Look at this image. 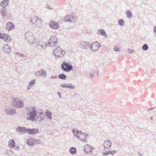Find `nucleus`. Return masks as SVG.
Here are the masks:
<instances>
[{
    "label": "nucleus",
    "mask_w": 156,
    "mask_h": 156,
    "mask_svg": "<svg viewBox=\"0 0 156 156\" xmlns=\"http://www.w3.org/2000/svg\"><path fill=\"white\" fill-rule=\"evenodd\" d=\"M38 133V130L37 129H27V133L30 134H35Z\"/></svg>",
    "instance_id": "obj_18"
},
{
    "label": "nucleus",
    "mask_w": 156,
    "mask_h": 156,
    "mask_svg": "<svg viewBox=\"0 0 156 156\" xmlns=\"http://www.w3.org/2000/svg\"><path fill=\"white\" fill-rule=\"evenodd\" d=\"M53 53L55 55L60 58L63 56L65 54V51L59 47L58 46L54 50Z\"/></svg>",
    "instance_id": "obj_7"
},
{
    "label": "nucleus",
    "mask_w": 156,
    "mask_h": 156,
    "mask_svg": "<svg viewBox=\"0 0 156 156\" xmlns=\"http://www.w3.org/2000/svg\"><path fill=\"white\" fill-rule=\"evenodd\" d=\"M150 119H151V120H153V117H150Z\"/></svg>",
    "instance_id": "obj_53"
},
{
    "label": "nucleus",
    "mask_w": 156,
    "mask_h": 156,
    "mask_svg": "<svg viewBox=\"0 0 156 156\" xmlns=\"http://www.w3.org/2000/svg\"><path fill=\"white\" fill-rule=\"evenodd\" d=\"M6 28L8 31H11L14 29L13 24L10 22H9L6 25Z\"/></svg>",
    "instance_id": "obj_20"
},
{
    "label": "nucleus",
    "mask_w": 156,
    "mask_h": 156,
    "mask_svg": "<svg viewBox=\"0 0 156 156\" xmlns=\"http://www.w3.org/2000/svg\"><path fill=\"white\" fill-rule=\"evenodd\" d=\"M69 152L72 154H75L76 152V150L74 147H71L69 150Z\"/></svg>",
    "instance_id": "obj_28"
},
{
    "label": "nucleus",
    "mask_w": 156,
    "mask_h": 156,
    "mask_svg": "<svg viewBox=\"0 0 156 156\" xmlns=\"http://www.w3.org/2000/svg\"><path fill=\"white\" fill-rule=\"evenodd\" d=\"M6 10L5 8H2L1 9V13L2 14L3 17H4L5 16H6V13L5 12Z\"/></svg>",
    "instance_id": "obj_33"
},
{
    "label": "nucleus",
    "mask_w": 156,
    "mask_h": 156,
    "mask_svg": "<svg viewBox=\"0 0 156 156\" xmlns=\"http://www.w3.org/2000/svg\"><path fill=\"white\" fill-rule=\"evenodd\" d=\"M25 37L29 43L31 45L33 44V41L35 38L33 35L30 32H27L25 34Z\"/></svg>",
    "instance_id": "obj_8"
},
{
    "label": "nucleus",
    "mask_w": 156,
    "mask_h": 156,
    "mask_svg": "<svg viewBox=\"0 0 156 156\" xmlns=\"http://www.w3.org/2000/svg\"><path fill=\"white\" fill-rule=\"evenodd\" d=\"M4 34L0 33V39H2L3 38V36Z\"/></svg>",
    "instance_id": "obj_50"
},
{
    "label": "nucleus",
    "mask_w": 156,
    "mask_h": 156,
    "mask_svg": "<svg viewBox=\"0 0 156 156\" xmlns=\"http://www.w3.org/2000/svg\"><path fill=\"white\" fill-rule=\"evenodd\" d=\"M126 14L127 17L129 19H130L132 16V13L129 10H127L126 12Z\"/></svg>",
    "instance_id": "obj_32"
},
{
    "label": "nucleus",
    "mask_w": 156,
    "mask_h": 156,
    "mask_svg": "<svg viewBox=\"0 0 156 156\" xmlns=\"http://www.w3.org/2000/svg\"><path fill=\"white\" fill-rule=\"evenodd\" d=\"M154 108V107L151 108H150L149 109H148V111H150L151 110L153 109Z\"/></svg>",
    "instance_id": "obj_52"
},
{
    "label": "nucleus",
    "mask_w": 156,
    "mask_h": 156,
    "mask_svg": "<svg viewBox=\"0 0 156 156\" xmlns=\"http://www.w3.org/2000/svg\"><path fill=\"white\" fill-rule=\"evenodd\" d=\"M90 45V49L93 51H97L101 47V44L98 43L97 42H94Z\"/></svg>",
    "instance_id": "obj_10"
},
{
    "label": "nucleus",
    "mask_w": 156,
    "mask_h": 156,
    "mask_svg": "<svg viewBox=\"0 0 156 156\" xmlns=\"http://www.w3.org/2000/svg\"><path fill=\"white\" fill-rule=\"evenodd\" d=\"M46 8H47V9H50V10H53V9H52V8H51V7H50V6L48 4H47L46 5Z\"/></svg>",
    "instance_id": "obj_45"
},
{
    "label": "nucleus",
    "mask_w": 156,
    "mask_h": 156,
    "mask_svg": "<svg viewBox=\"0 0 156 156\" xmlns=\"http://www.w3.org/2000/svg\"><path fill=\"white\" fill-rule=\"evenodd\" d=\"M94 75L93 74H90L88 77L90 78H93L94 77Z\"/></svg>",
    "instance_id": "obj_48"
},
{
    "label": "nucleus",
    "mask_w": 156,
    "mask_h": 156,
    "mask_svg": "<svg viewBox=\"0 0 156 156\" xmlns=\"http://www.w3.org/2000/svg\"><path fill=\"white\" fill-rule=\"evenodd\" d=\"M3 39L6 42L8 43L11 41V38L10 36H9L8 34H4L3 36Z\"/></svg>",
    "instance_id": "obj_23"
},
{
    "label": "nucleus",
    "mask_w": 156,
    "mask_h": 156,
    "mask_svg": "<svg viewBox=\"0 0 156 156\" xmlns=\"http://www.w3.org/2000/svg\"><path fill=\"white\" fill-rule=\"evenodd\" d=\"M35 83V80L33 79L31 80L29 83V84L27 86V90H29L31 88Z\"/></svg>",
    "instance_id": "obj_26"
},
{
    "label": "nucleus",
    "mask_w": 156,
    "mask_h": 156,
    "mask_svg": "<svg viewBox=\"0 0 156 156\" xmlns=\"http://www.w3.org/2000/svg\"><path fill=\"white\" fill-rule=\"evenodd\" d=\"M9 2L8 0H4L1 2L0 5L2 8H5L9 5Z\"/></svg>",
    "instance_id": "obj_24"
},
{
    "label": "nucleus",
    "mask_w": 156,
    "mask_h": 156,
    "mask_svg": "<svg viewBox=\"0 0 156 156\" xmlns=\"http://www.w3.org/2000/svg\"><path fill=\"white\" fill-rule=\"evenodd\" d=\"M46 114L48 119L51 120V113L48 111H47L46 112Z\"/></svg>",
    "instance_id": "obj_31"
},
{
    "label": "nucleus",
    "mask_w": 156,
    "mask_h": 156,
    "mask_svg": "<svg viewBox=\"0 0 156 156\" xmlns=\"http://www.w3.org/2000/svg\"><path fill=\"white\" fill-rule=\"evenodd\" d=\"M15 54H18L20 57H24L25 56L24 55L22 54L19 53L18 52H16L15 53Z\"/></svg>",
    "instance_id": "obj_43"
},
{
    "label": "nucleus",
    "mask_w": 156,
    "mask_h": 156,
    "mask_svg": "<svg viewBox=\"0 0 156 156\" xmlns=\"http://www.w3.org/2000/svg\"><path fill=\"white\" fill-rule=\"evenodd\" d=\"M40 42V41L37 39H35L33 41V46L36 48L38 44Z\"/></svg>",
    "instance_id": "obj_29"
},
{
    "label": "nucleus",
    "mask_w": 156,
    "mask_h": 156,
    "mask_svg": "<svg viewBox=\"0 0 156 156\" xmlns=\"http://www.w3.org/2000/svg\"><path fill=\"white\" fill-rule=\"evenodd\" d=\"M58 41L57 38L55 36L51 37V38L48 40V43L49 46L53 47L55 46Z\"/></svg>",
    "instance_id": "obj_9"
},
{
    "label": "nucleus",
    "mask_w": 156,
    "mask_h": 156,
    "mask_svg": "<svg viewBox=\"0 0 156 156\" xmlns=\"http://www.w3.org/2000/svg\"><path fill=\"white\" fill-rule=\"evenodd\" d=\"M27 115L29 116L27 118V120L34 122L36 121V117L37 115L36 111L33 109L32 111H29V113H27Z\"/></svg>",
    "instance_id": "obj_5"
},
{
    "label": "nucleus",
    "mask_w": 156,
    "mask_h": 156,
    "mask_svg": "<svg viewBox=\"0 0 156 156\" xmlns=\"http://www.w3.org/2000/svg\"><path fill=\"white\" fill-rule=\"evenodd\" d=\"M72 131L75 137L77 138L81 141L84 142H87L86 141L87 137H89V135L87 134L84 132H82L81 131L75 128L73 129Z\"/></svg>",
    "instance_id": "obj_1"
},
{
    "label": "nucleus",
    "mask_w": 156,
    "mask_h": 156,
    "mask_svg": "<svg viewBox=\"0 0 156 156\" xmlns=\"http://www.w3.org/2000/svg\"><path fill=\"white\" fill-rule=\"evenodd\" d=\"M37 18V17L35 16H33L31 17L30 21L33 24L34 23V24Z\"/></svg>",
    "instance_id": "obj_36"
},
{
    "label": "nucleus",
    "mask_w": 156,
    "mask_h": 156,
    "mask_svg": "<svg viewBox=\"0 0 156 156\" xmlns=\"http://www.w3.org/2000/svg\"><path fill=\"white\" fill-rule=\"evenodd\" d=\"M4 111L6 115H14L16 114V110L13 108H12L10 110L5 109L4 110Z\"/></svg>",
    "instance_id": "obj_15"
},
{
    "label": "nucleus",
    "mask_w": 156,
    "mask_h": 156,
    "mask_svg": "<svg viewBox=\"0 0 156 156\" xmlns=\"http://www.w3.org/2000/svg\"><path fill=\"white\" fill-rule=\"evenodd\" d=\"M62 69L64 71L69 72L73 69V66L70 63L64 61L61 65Z\"/></svg>",
    "instance_id": "obj_3"
},
{
    "label": "nucleus",
    "mask_w": 156,
    "mask_h": 156,
    "mask_svg": "<svg viewBox=\"0 0 156 156\" xmlns=\"http://www.w3.org/2000/svg\"><path fill=\"white\" fill-rule=\"evenodd\" d=\"M154 32L156 33V26L154 27Z\"/></svg>",
    "instance_id": "obj_51"
},
{
    "label": "nucleus",
    "mask_w": 156,
    "mask_h": 156,
    "mask_svg": "<svg viewBox=\"0 0 156 156\" xmlns=\"http://www.w3.org/2000/svg\"><path fill=\"white\" fill-rule=\"evenodd\" d=\"M41 23V20L39 19H38V18H37V20H36V21L34 23V24L37 26H40Z\"/></svg>",
    "instance_id": "obj_30"
},
{
    "label": "nucleus",
    "mask_w": 156,
    "mask_h": 156,
    "mask_svg": "<svg viewBox=\"0 0 156 156\" xmlns=\"http://www.w3.org/2000/svg\"><path fill=\"white\" fill-rule=\"evenodd\" d=\"M6 153L9 155H11L13 154V152L11 150H8L6 151Z\"/></svg>",
    "instance_id": "obj_39"
},
{
    "label": "nucleus",
    "mask_w": 156,
    "mask_h": 156,
    "mask_svg": "<svg viewBox=\"0 0 156 156\" xmlns=\"http://www.w3.org/2000/svg\"><path fill=\"white\" fill-rule=\"evenodd\" d=\"M45 117V115L44 113L40 112L39 113V115L38 117H36V121L39 122L44 120Z\"/></svg>",
    "instance_id": "obj_22"
},
{
    "label": "nucleus",
    "mask_w": 156,
    "mask_h": 156,
    "mask_svg": "<svg viewBox=\"0 0 156 156\" xmlns=\"http://www.w3.org/2000/svg\"><path fill=\"white\" fill-rule=\"evenodd\" d=\"M40 142V140H37L35 138H30L26 141V143L30 146L39 144Z\"/></svg>",
    "instance_id": "obj_6"
},
{
    "label": "nucleus",
    "mask_w": 156,
    "mask_h": 156,
    "mask_svg": "<svg viewBox=\"0 0 156 156\" xmlns=\"http://www.w3.org/2000/svg\"><path fill=\"white\" fill-rule=\"evenodd\" d=\"M15 143L13 139L10 140L8 142V146L10 149L14 148L15 146Z\"/></svg>",
    "instance_id": "obj_25"
},
{
    "label": "nucleus",
    "mask_w": 156,
    "mask_h": 156,
    "mask_svg": "<svg viewBox=\"0 0 156 156\" xmlns=\"http://www.w3.org/2000/svg\"><path fill=\"white\" fill-rule=\"evenodd\" d=\"M57 94L58 95V97L60 98H62V96H61V93L59 92H58L57 93Z\"/></svg>",
    "instance_id": "obj_47"
},
{
    "label": "nucleus",
    "mask_w": 156,
    "mask_h": 156,
    "mask_svg": "<svg viewBox=\"0 0 156 156\" xmlns=\"http://www.w3.org/2000/svg\"><path fill=\"white\" fill-rule=\"evenodd\" d=\"M114 51H118L119 52L121 51V50L119 48L117 47L116 46L114 47Z\"/></svg>",
    "instance_id": "obj_41"
},
{
    "label": "nucleus",
    "mask_w": 156,
    "mask_h": 156,
    "mask_svg": "<svg viewBox=\"0 0 156 156\" xmlns=\"http://www.w3.org/2000/svg\"><path fill=\"white\" fill-rule=\"evenodd\" d=\"M49 26L52 29H56L58 28L59 25L57 22L52 21L49 24Z\"/></svg>",
    "instance_id": "obj_17"
},
{
    "label": "nucleus",
    "mask_w": 156,
    "mask_h": 156,
    "mask_svg": "<svg viewBox=\"0 0 156 156\" xmlns=\"http://www.w3.org/2000/svg\"><path fill=\"white\" fill-rule=\"evenodd\" d=\"M139 154L140 156H142V154H140V153H139Z\"/></svg>",
    "instance_id": "obj_54"
},
{
    "label": "nucleus",
    "mask_w": 156,
    "mask_h": 156,
    "mask_svg": "<svg viewBox=\"0 0 156 156\" xmlns=\"http://www.w3.org/2000/svg\"><path fill=\"white\" fill-rule=\"evenodd\" d=\"M103 154L104 156H107L109 154V151H105V152L103 153Z\"/></svg>",
    "instance_id": "obj_44"
},
{
    "label": "nucleus",
    "mask_w": 156,
    "mask_h": 156,
    "mask_svg": "<svg viewBox=\"0 0 156 156\" xmlns=\"http://www.w3.org/2000/svg\"><path fill=\"white\" fill-rule=\"evenodd\" d=\"M127 51L130 54H133L134 53V51L133 49L129 48L127 49Z\"/></svg>",
    "instance_id": "obj_40"
},
{
    "label": "nucleus",
    "mask_w": 156,
    "mask_h": 156,
    "mask_svg": "<svg viewBox=\"0 0 156 156\" xmlns=\"http://www.w3.org/2000/svg\"><path fill=\"white\" fill-rule=\"evenodd\" d=\"M111 146L112 143L110 140H107L104 142L103 146L105 149H108L110 150Z\"/></svg>",
    "instance_id": "obj_16"
},
{
    "label": "nucleus",
    "mask_w": 156,
    "mask_h": 156,
    "mask_svg": "<svg viewBox=\"0 0 156 156\" xmlns=\"http://www.w3.org/2000/svg\"><path fill=\"white\" fill-rule=\"evenodd\" d=\"M3 49L4 52L7 54H9L10 51V47L8 44L4 45Z\"/></svg>",
    "instance_id": "obj_27"
},
{
    "label": "nucleus",
    "mask_w": 156,
    "mask_h": 156,
    "mask_svg": "<svg viewBox=\"0 0 156 156\" xmlns=\"http://www.w3.org/2000/svg\"><path fill=\"white\" fill-rule=\"evenodd\" d=\"M61 87L64 88H68L70 89H73L75 87V86L71 83H63L61 84Z\"/></svg>",
    "instance_id": "obj_19"
},
{
    "label": "nucleus",
    "mask_w": 156,
    "mask_h": 156,
    "mask_svg": "<svg viewBox=\"0 0 156 156\" xmlns=\"http://www.w3.org/2000/svg\"><path fill=\"white\" fill-rule=\"evenodd\" d=\"M36 75L37 76H43L44 77H46L47 76L46 71L44 69H41L39 71L37 72L36 73Z\"/></svg>",
    "instance_id": "obj_13"
},
{
    "label": "nucleus",
    "mask_w": 156,
    "mask_h": 156,
    "mask_svg": "<svg viewBox=\"0 0 156 156\" xmlns=\"http://www.w3.org/2000/svg\"><path fill=\"white\" fill-rule=\"evenodd\" d=\"M116 151L115 150H114L112 151H110L109 150V154H111L112 155H113L115 154L116 153Z\"/></svg>",
    "instance_id": "obj_42"
},
{
    "label": "nucleus",
    "mask_w": 156,
    "mask_h": 156,
    "mask_svg": "<svg viewBox=\"0 0 156 156\" xmlns=\"http://www.w3.org/2000/svg\"><path fill=\"white\" fill-rule=\"evenodd\" d=\"M12 104L14 107L18 108H23L24 106V101L18 98H12Z\"/></svg>",
    "instance_id": "obj_2"
},
{
    "label": "nucleus",
    "mask_w": 156,
    "mask_h": 156,
    "mask_svg": "<svg viewBox=\"0 0 156 156\" xmlns=\"http://www.w3.org/2000/svg\"><path fill=\"white\" fill-rule=\"evenodd\" d=\"M27 129L25 127L18 126L16 129V132L22 133H27Z\"/></svg>",
    "instance_id": "obj_14"
},
{
    "label": "nucleus",
    "mask_w": 156,
    "mask_h": 156,
    "mask_svg": "<svg viewBox=\"0 0 156 156\" xmlns=\"http://www.w3.org/2000/svg\"><path fill=\"white\" fill-rule=\"evenodd\" d=\"M57 77V76L56 75H53V76H52L51 77V79L56 78Z\"/></svg>",
    "instance_id": "obj_49"
},
{
    "label": "nucleus",
    "mask_w": 156,
    "mask_h": 156,
    "mask_svg": "<svg viewBox=\"0 0 156 156\" xmlns=\"http://www.w3.org/2000/svg\"><path fill=\"white\" fill-rule=\"evenodd\" d=\"M36 48H37V49L38 50H41L42 49L44 48L45 47L44 46L41 44L40 42L39 44H38Z\"/></svg>",
    "instance_id": "obj_37"
},
{
    "label": "nucleus",
    "mask_w": 156,
    "mask_h": 156,
    "mask_svg": "<svg viewBox=\"0 0 156 156\" xmlns=\"http://www.w3.org/2000/svg\"><path fill=\"white\" fill-rule=\"evenodd\" d=\"M90 45L89 42L83 41L80 43V46L81 48L87 49L89 48Z\"/></svg>",
    "instance_id": "obj_12"
},
{
    "label": "nucleus",
    "mask_w": 156,
    "mask_h": 156,
    "mask_svg": "<svg viewBox=\"0 0 156 156\" xmlns=\"http://www.w3.org/2000/svg\"><path fill=\"white\" fill-rule=\"evenodd\" d=\"M58 77L59 78L63 80L66 79L67 77L66 76L63 74H60Z\"/></svg>",
    "instance_id": "obj_34"
},
{
    "label": "nucleus",
    "mask_w": 156,
    "mask_h": 156,
    "mask_svg": "<svg viewBox=\"0 0 156 156\" xmlns=\"http://www.w3.org/2000/svg\"><path fill=\"white\" fill-rule=\"evenodd\" d=\"M14 149L16 150L19 151L20 149V147L18 146H15Z\"/></svg>",
    "instance_id": "obj_46"
},
{
    "label": "nucleus",
    "mask_w": 156,
    "mask_h": 156,
    "mask_svg": "<svg viewBox=\"0 0 156 156\" xmlns=\"http://www.w3.org/2000/svg\"><path fill=\"white\" fill-rule=\"evenodd\" d=\"M93 149L94 148L92 146L87 144L84 146L83 151L86 153L89 152L92 153V151Z\"/></svg>",
    "instance_id": "obj_11"
},
{
    "label": "nucleus",
    "mask_w": 156,
    "mask_h": 156,
    "mask_svg": "<svg viewBox=\"0 0 156 156\" xmlns=\"http://www.w3.org/2000/svg\"><path fill=\"white\" fill-rule=\"evenodd\" d=\"M97 33L98 35H101L106 38L108 37V35L103 29H99L97 31Z\"/></svg>",
    "instance_id": "obj_21"
},
{
    "label": "nucleus",
    "mask_w": 156,
    "mask_h": 156,
    "mask_svg": "<svg viewBox=\"0 0 156 156\" xmlns=\"http://www.w3.org/2000/svg\"><path fill=\"white\" fill-rule=\"evenodd\" d=\"M76 20V18L75 15L73 13L66 15L64 18V21L66 22H70L72 23H75Z\"/></svg>",
    "instance_id": "obj_4"
},
{
    "label": "nucleus",
    "mask_w": 156,
    "mask_h": 156,
    "mask_svg": "<svg viewBox=\"0 0 156 156\" xmlns=\"http://www.w3.org/2000/svg\"><path fill=\"white\" fill-rule=\"evenodd\" d=\"M142 49L144 51L147 50L148 48V47L147 44H144L142 47Z\"/></svg>",
    "instance_id": "obj_38"
},
{
    "label": "nucleus",
    "mask_w": 156,
    "mask_h": 156,
    "mask_svg": "<svg viewBox=\"0 0 156 156\" xmlns=\"http://www.w3.org/2000/svg\"><path fill=\"white\" fill-rule=\"evenodd\" d=\"M118 24L120 26H123L124 25V21L122 19H120L118 20Z\"/></svg>",
    "instance_id": "obj_35"
}]
</instances>
